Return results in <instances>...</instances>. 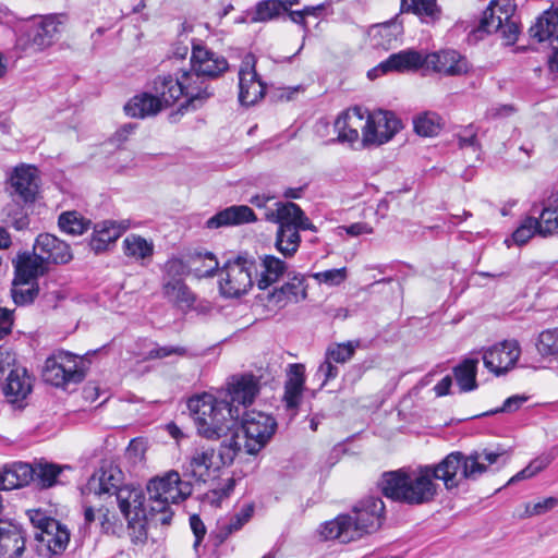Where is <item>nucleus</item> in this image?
Listing matches in <instances>:
<instances>
[{"label": "nucleus", "mask_w": 558, "mask_h": 558, "mask_svg": "<svg viewBox=\"0 0 558 558\" xmlns=\"http://www.w3.org/2000/svg\"><path fill=\"white\" fill-rule=\"evenodd\" d=\"M529 400V397L523 395H514L505 400L500 408L486 412L484 415H493L497 413H513L521 409V407Z\"/></svg>", "instance_id": "59"}, {"label": "nucleus", "mask_w": 558, "mask_h": 558, "mask_svg": "<svg viewBox=\"0 0 558 558\" xmlns=\"http://www.w3.org/2000/svg\"><path fill=\"white\" fill-rule=\"evenodd\" d=\"M162 295L168 302L181 308L191 307L195 301L183 278L162 279Z\"/></svg>", "instance_id": "34"}, {"label": "nucleus", "mask_w": 558, "mask_h": 558, "mask_svg": "<svg viewBox=\"0 0 558 558\" xmlns=\"http://www.w3.org/2000/svg\"><path fill=\"white\" fill-rule=\"evenodd\" d=\"M260 390L259 379L252 374L233 376L228 383V393L225 401L230 408H234L241 412L251 405Z\"/></svg>", "instance_id": "14"}, {"label": "nucleus", "mask_w": 558, "mask_h": 558, "mask_svg": "<svg viewBox=\"0 0 558 558\" xmlns=\"http://www.w3.org/2000/svg\"><path fill=\"white\" fill-rule=\"evenodd\" d=\"M119 472L113 469H100L95 472L86 485L82 487L81 492L84 497H88L90 495H95L98 497L108 496L111 498L114 496L116 501L118 502V494L123 488H132L131 486H120V478L118 476Z\"/></svg>", "instance_id": "17"}, {"label": "nucleus", "mask_w": 558, "mask_h": 558, "mask_svg": "<svg viewBox=\"0 0 558 558\" xmlns=\"http://www.w3.org/2000/svg\"><path fill=\"white\" fill-rule=\"evenodd\" d=\"M509 451L501 447L495 450H474L469 454L454 451L447 454L437 464L402 468L383 474L379 487L387 498L408 506L426 505L435 500L439 485L444 483L447 490L459 488L465 481H476L493 464L505 465Z\"/></svg>", "instance_id": "1"}, {"label": "nucleus", "mask_w": 558, "mask_h": 558, "mask_svg": "<svg viewBox=\"0 0 558 558\" xmlns=\"http://www.w3.org/2000/svg\"><path fill=\"white\" fill-rule=\"evenodd\" d=\"M339 375V367L333 364L332 361L325 356V360L318 366L316 377L322 380V387H324L329 380L335 379Z\"/></svg>", "instance_id": "61"}, {"label": "nucleus", "mask_w": 558, "mask_h": 558, "mask_svg": "<svg viewBox=\"0 0 558 558\" xmlns=\"http://www.w3.org/2000/svg\"><path fill=\"white\" fill-rule=\"evenodd\" d=\"M288 264L274 256L265 255L260 258L259 272L256 276L258 289L266 290L287 272Z\"/></svg>", "instance_id": "33"}, {"label": "nucleus", "mask_w": 558, "mask_h": 558, "mask_svg": "<svg viewBox=\"0 0 558 558\" xmlns=\"http://www.w3.org/2000/svg\"><path fill=\"white\" fill-rule=\"evenodd\" d=\"M313 277L319 283H325L330 287L339 286L347 279L348 270L345 267L328 269V270L316 272L313 275Z\"/></svg>", "instance_id": "56"}, {"label": "nucleus", "mask_w": 558, "mask_h": 558, "mask_svg": "<svg viewBox=\"0 0 558 558\" xmlns=\"http://www.w3.org/2000/svg\"><path fill=\"white\" fill-rule=\"evenodd\" d=\"M306 298L305 279L301 275H294L280 288H276L267 295L268 303L283 307L290 302H300Z\"/></svg>", "instance_id": "23"}, {"label": "nucleus", "mask_w": 558, "mask_h": 558, "mask_svg": "<svg viewBox=\"0 0 558 558\" xmlns=\"http://www.w3.org/2000/svg\"><path fill=\"white\" fill-rule=\"evenodd\" d=\"M301 238L296 227L279 226L276 235V248L284 256H293L300 246Z\"/></svg>", "instance_id": "44"}, {"label": "nucleus", "mask_w": 558, "mask_h": 558, "mask_svg": "<svg viewBox=\"0 0 558 558\" xmlns=\"http://www.w3.org/2000/svg\"><path fill=\"white\" fill-rule=\"evenodd\" d=\"M219 268L216 256L210 253H195L189 260V269L196 278L213 277Z\"/></svg>", "instance_id": "43"}, {"label": "nucleus", "mask_w": 558, "mask_h": 558, "mask_svg": "<svg viewBox=\"0 0 558 558\" xmlns=\"http://www.w3.org/2000/svg\"><path fill=\"white\" fill-rule=\"evenodd\" d=\"M420 68H425V54L413 49L392 53L387 60L379 64V69L384 73L390 71L409 72Z\"/></svg>", "instance_id": "27"}, {"label": "nucleus", "mask_w": 558, "mask_h": 558, "mask_svg": "<svg viewBox=\"0 0 558 558\" xmlns=\"http://www.w3.org/2000/svg\"><path fill=\"white\" fill-rule=\"evenodd\" d=\"M477 363L476 359H465L453 368L454 378L461 391L468 392L477 388Z\"/></svg>", "instance_id": "42"}, {"label": "nucleus", "mask_w": 558, "mask_h": 558, "mask_svg": "<svg viewBox=\"0 0 558 558\" xmlns=\"http://www.w3.org/2000/svg\"><path fill=\"white\" fill-rule=\"evenodd\" d=\"M535 234L538 235L536 220L531 215L524 218L512 233V241L518 245H524Z\"/></svg>", "instance_id": "53"}, {"label": "nucleus", "mask_w": 558, "mask_h": 558, "mask_svg": "<svg viewBox=\"0 0 558 558\" xmlns=\"http://www.w3.org/2000/svg\"><path fill=\"white\" fill-rule=\"evenodd\" d=\"M239 435L232 434L225 439L219 447L218 453L209 447L195 448L186 457L182 472L184 477L193 478L196 482L205 483L225 465H230L241 449Z\"/></svg>", "instance_id": "4"}, {"label": "nucleus", "mask_w": 558, "mask_h": 558, "mask_svg": "<svg viewBox=\"0 0 558 558\" xmlns=\"http://www.w3.org/2000/svg\"><path fill=\"white\" fill-rule=\"evenodd\" d=\"M355 347L351 343H338L328 347L325 356L333 363H345L352 359Z\"/></svg>", "instance_id": "54"}, {"label": "nucleus", "mask_w": 558, "mask_h": 558, "mask_svg": "<svg viewBox=\"0 0 558 558\" xmlns=\"http://www.w3.org/2000/svg\"><path fill=\"white\" fill-rule=\"evenodd\" d=\"M187 408L198 434L207 439H217L226 435L241 416L239 410L230 408L227 401L217 400L210 393L191 397Z\"/></svg>", "instance_id": "2"}, {"label": "nucleus", "mask_w": 558, "mask_h": 558, "mask_svg": "<svg viewBox=\"0 0 558 558\" xmlns=\"http://www.w3.org/2000/svg\"><path fill=\"white\" fill-rule=\"evenodd\" d=\"M163 108L155 96V93H142L136 95L124 106V111L129 117L141 119L155 116Z\"/></svg>", "instance_id": "37"}, {"label": "nucleus", "mask_w": 558, "mask_h": 558, "mask_svg": "<svg viewBox=\"0 0 558 558\" xmlns=\"http://www.w3.org/2000/svg\"><path fill=\"white\" fill-rule=\"evenodd\" d=\"M192 490V484L181 480L180 474L173 470L151 478L147 484L150 518L160 521L161 525H169L173 515L170 504L185 500Z\"/></svg>", "instance_id": "3"}, {"label": "nucleus", "mask_w": 558, "mask_h": 558, "mask_svg": "<svg viewBox=\"0 0 558 558\" xmlns=\"http://www.w3.org/2000/svg\"><path fill=\"white\" fill-rule=\"evenodd\" d=\"M61 32V22L56 15L41 17L29 25L26 37L34 50H44L56 43Z\"/></svg>", "instance_id": "18"}, {"label": "nucleus", "mask_w": 558, "mask_h": 558, "mask_svg": "<svg viewBox=\"0 0 558 558\" xmlns=\"http://www.w3.org/2000/svg\"><path fill=\"white\" fill-rule=\"evenodd\" d=\"M385 504L378 497H368L362 500L350 515L352 532L356 533V539L364 534L377 531L384 521Z\"/></svg>", "instance_id": "11"}, {"label": "nucleus", "mask_w": 558, "mask_h": 558, "mask_svg": "<svg viewBox=\"0 0 558 558\" xmlns=\"http://www.w3.org/2000/svg\"><path fill=\"white\" fill-rule=\"evenodd\" d=\"M145 496L140 488H123L118 494V507L128 521L132 543L144 544L148 537V527L160 524L150 518V508L144 507Z\"/></svg>", "instance_id": "6"}, {"label": "nucleus", "mask_w": 558, "mask_h": 558, "mask_svg": "<svg viewBox=\"0 0 558 558\" xmlns=\"http://www.w3.org/2000/svg\"><path fill=\"white\" fill-rule=\"evenodd\" d=\"M401 12H412L423 21H435L440 10L436 0H401Z\"/></svg>", "instance_id": "46"}, {"label": "nucleus", "mask_w": 558, "mask_h": 558, "mask_svg": "<svg viewBox=\"0 0 558 558\" xmlns=\"http://www.w3.org/2000/svg\"><path fill=\"white\" fill-rule=\"evenodd\" d=\"M32 378L25 367L19 366L12 368L3 386V392L11 402L25 399L32 391Z\"/></svg>", "instance_id": "28"}, {"label": "nucleus", "mask_w": 558, "mask_h": 558, "mask_svg": "<svg viewBox=\"0 0 558 558\" xmlns=\"http://www.w3.org/2000/svg\"><path fill=\"white\" fill-rule=\"evenodd\" d=\"M535 349L544 361L558 363V327L539 332Z\"/></svg>", "instance_id": "41"}, {"label": "nucleus", "mask_w": 558, "mask_h": 558, "mask_svg": "<svg viewBox=\"0 0 558 558\" xmlns=\"http://www.w3.org/2000/svg\"><path fill=\"white\" fill-rule=\"evenodd\" d=\"M24 549L25 538L16 526H0V558H21Z\"/></svg>", "instance_id": "36"}, {"label": "nucleus", "mask_w": 558, "mask_h": 558, "mask_svg": "<svg viewBox=\"0 0 558 558\" xmlns=\"http://www.w3.org/2000/svg\"><path fill=\"white\" fill-rule=\"evenodd\" d=\"M558 505V499L555 497H547L542 501H538L534 505H526L525 514L527 517L539 515L551 509H554Z\"/></svg>", "instance_id": "62"}, {"label": "nucleus", "mask_w": 558, "mask_h": 558, "mask_svg": "<svg viewBox=\"0 0 558 558\" xmlns=\"http://www.w3.org/2000/svg\"><path fill=\"white\" fill-rule=\"evenodd\" d=\"M514 11V0H492L478 26L470 32L469 40L477 41L485 35L500 33L507 45H513L520 34V27L513 19Z\"/></svg>", "instance_id": "5"}, {"label": "nucleus", "mask_w": 558, "mask_h": 558, "mask_svg": "<svg viewBox=\"0 0 558 558\" xmlns=\"http://www.w3.org/2000/svg\"><path fill=\"white\" fill-rule=\"evenodd\" d=\"M367 34L373 46L388 50L398 41L399 36L402 34V25L396 16L387 22L369 26Z\"/></svg>", "instance_id": "30"}, {"label": "nucleus", "mask_w": 558, "mask_h": 558, "mask_svg": "<svg viewBox=\"0 0 558 558\" xmlns=\"http://www.w3.org/2000/svg\"><path fill=\"white\" fill-rule=\"evenodd\" d=\"M192 70L205 77H217L229 68L225 57L202 45H194L191 56Z\"/></svg>", "instance_id": "19"}, {"label": "nucleus", "mask_w": 558, "mask_h": 558, "mask_svg": "<svg viewBox=\"0 0 558 558\" xmlns=\"http://www.w3.org/2000/svg\"><path fill=\"white\" fill-rule=\"evenodd\" d=\"M40 294L39 284L32 283H21L17 278L13 279L11 295L14 303L19 306L28 305L35 301V299Z\"/></svg>", "instance_id": "49"}, {"label": "nucleus", "mask_w": 558, "mask_h": 558, "mask_svg": "<svg viewBox=\"0 0 558 558\" xmlns=\"http://www.w3.org/2000/svg\"><path fill=\"white\" fill-rule=\"evenodd\" d=\"M178 80L183 89V96L186 98L179 108L181 112L183 110L197 109L205 100L213 96V90L209 89L205 76H202L194 70L183 72Z\"/></svg>", "instance_id": "16"}, {"label": "nucleus", "mask_w": 558, "mask_h": 558, "mask_svg": "<svg viewBox=\"0 0 558 558\" xmlns=\"http://www.w3.org/2000/svg\"><path fill=\"white\" fill-rule=\"evenodd\" d=\"M34 251L46 264H66L73 257L70 245L49 233H43L36 238Z\"/></svg>", "instance_id": "20"}, {"label": "nucleus", "mask_w": 558, "mask_h": 558, "mask_svg": "<svg viewBox=\"0 0 558 558\" xmlns=\"http://www.w3.org/2000/svg\"><path fill=\"white\" fill-rule=\"evenodd\" d=\"M34 477L41 488H49L58 483L57 478L62 472V468L54 463L38 462L33 465Z\"/></svg>", "instance_id": "48"}, {"label": "nucleus", "mask_w": 558, "mask_h": 558, "mask_svg": "<svg viewBox=\"0 0 558 558\" xmlns=\"http://www.w3.org/2000/svg\"><path fill=\"white\" fill-rule=\"evenodd\" d=\"M254 512L252 505L244 506L239 512L234 513L228 522L220 523L219 536L221 539L227 538L233 532L239 531L250 521Z\"/></svg>", "instance_id": "50"}, {"label": "nucleus", "mask_w": 558, "mask_h": 558, "mask_svg": "<svg viewBox=\"0 0 558 558\" xmlns=\"http://www.w3.org/2000/svg\"><path fill=\"white\" fill-rule=\"evenodd\" d=\"M250 23H267L278 19L281 15L276 0H260L254 8L247 10Z\"/></svg>", "instance_id": "47"}, {"label": "nucleus", "mask_w": 558, "mask_h": 558, "mask_svg": "<svg viewBox=\"0 0 558 558\" xmlns=\"http://www.w3.org/2000/svg\"><path fill=\"white\" fill-rule=\"evenodd\" d=\"M425 69L446 76H460L469 73L471 64L457 50L446 49L425 54Z\"/></svg>", "instance_id": "13"}, {"label": "nucleus", "mask_w": 558, "mask_h": 558, "mask_svg": "<svg viewBox=\"0 0 558 558\" xmlns=\"http://www.w3.org/2000/svg\"><path fill=\"white\" fill-rule=\"evenodd\" d=\"M414 131L421 136H434L441 128V118L435 112H424L414 120Z\"/></svg>", "instance_id": "51"}, {"label": "nucleus", "mask_w": 558, "mask_h": 558, "mask_svg": "<svg viewBox=\"0 0 558 558\" xmlns=\"http://www.w3.org/2000/svg\"><path fill=\"white\" fill-rule=\"evenodd\" d=\"M365 113L367 110L354 107L336 120L335 129L340 142L355 143L359 140V129L363 131Z\"/></svg>", "instance_id": "24"}, {"label": "nucleus", "mask_w": 558, "mask_h": 558, "mask_svg": "<svg viewBox=\"0 0 558 558\" xmlns=\"http://www.w3.org/2000/svg\"><path fill=\"white\" fill-rule=\"evenodd\" d=\"M530 35L539 43L548 41L553 49H558V9L544 12L531 26Z\"/></svg>", "instance_id": "31"}, {"label": "nucleus", "mask_w": 558, "mask_h": 558, "mask_svg": "<svg viewBox=\"0 0 558 558\" xmlns=\"http://www.w3.org/2000/svg\"><path fill=\"white\" fill-rule=\"evenodd\" d=\"M58 225L62 232L75 236L86 232L90 228L92 221L72 210L62 213L59 216Z\"/></svg>", "instance_id": "45"}, {"label": "nucleus", "mask_w": 558, "mask_h": 558, "mask_svg": "<svg viewBox=\"0 0 558 558\" xmlns=\"http://www.w3.org/2000/svg\"><path fill=\"white\" fill-rule=\"evenodd\" d=\"M303 210L294 203L278 204L275 213L271 214L275 217L276 222L279 226L294 227L298 219L301 217Z\"/></svg>", "instance_id": "52"}, {"label": "nucleus", "mask_w": 558, "mask_h": 558, "mask_svg": "<svg viewBox=\"0 0 558 558\" xmlns=\"http://www.w3.org/2000/svg\"><path fill=\"white\" fill-rule=\"evenodd\" d=\"M305 368L302 364L289 366L288 379L284 385L283 401L289 410H296L301 403L304 384Z\"/></svg>", "instance_id": "29"}, {"label": "nucleus", "mask_w": 558, "mask_h": 558, "mask_svg": "<svg viewBox=\"0 0 558 558\" xmlns=\"http://www.w3.org/2000/svg\"><path fill=\"white\" fill-rule=\"evenodd\" d=\"M80 364L81 361L76 355L59 351L46 360L43 378L54 387L65 388L70 384H78L85 377Z\"/></svg>", "instance_id": "8"}, {"label": "nucleus", "mask_w": 558, "mask_h": 558, "mask_svg": "<svg viewBox=\"0 0 558 558\" xmlns=\"http://www.w3.org/2000/svg\"><path fill=\"white\" fill-rule=\"evenodd\" d=\"M255 66V56L245 54L239 71V101L243 106L255 105L265 95V84L260 81Z\"/></svg>", "instance_id": "12"}, {"label": "nucleus", "mask_w": 558, "mask_h": 558, "mask_svg": "<svg viewBox=\"0 0 558 558\" xmlns=\"http://www.w3.org/2000/svg\"><path fill=\"white\" fill-rule=\"evenodd\" d=\"M39 289L41 298L48 306L56 307L57 302L64 298L59 289V284L54 280H45L43 284L39 286Z\"/></svg>", "instance_id": "58"}, {"label": "nucleus", "mask_w": 558, "mask_h": 558, "mask_svg": "<svg viewBox=\"0 0 558 558\" xmlns=\"http://www.w3.org/2000/svg\"><path fill=\"white\" fill-rule=\"evenodd\" d=\"M154 243L137 234H129L123 240V252L125 256L143 265L146 259H150L154 254Z\"/></svg>", "instance_id": "40"}, {"label": "nucleus", "mask_w": 558, "mask_h": 558, "mask_svg": "<svg viewBox=\"0 0 558 558\" xmlns=\"http://www.w3.org/2000/svg\"><path fill=\"white\" fill-rule=\"evenodd\" d=\"M11 194L23 202H34L39 189L37 169L32 166L16 167L10 177Z\"/></svg>", "instance_id": "21"}, {"label": "nucleus", "mask_w": 558, "mask_h": 558, "mask_svg": "<svg viewBox=\"0 0 558 558\" xmlns=\"http://www.w3.org/2000/svg\"><path fill=\"white\" fill-rule=\"evenodd\" d=\"M363 143L365 145L384 144L390 141L402 128L401 121L391 111L377 110L365 113Z\"/></svg>", "instance_id": "10"}, {"label": "nucleus", "mask_w": 558, "mask_h": 558, "mask_svg": "<svg viewBox=\"0 0 558 558\" xmlns=\"http://www.w3.org/2000/svg\"><path fill=\"white\" fill-rule=\"evenodd\" d=\"M521 353L520 344L517 340H505L483 354V362L487 369L500 375L514 366Z\"/></svg>", "instance_id": "15"}, {"label": "nucleus", "mask_w": 558, "mask_h": 558, "mask_svg": "<svg viewBox=\"0 0 558 558\" xmlns=\"http://www.w3.org/2000/svg\"><path fill=\"white\" fill-rule=\"evenodd\" d=\"M549 462L550 460L548 457H539L533 460L532 462H530L527 466H525L523 470H521L519 473L512 476L509 480L508 484H512L521 480L533 477L542 470H544L549 464Z\"/></svg>", "instance_id": "55"}, {"label": "nucleus", "mask_w": 558, "mask_h": 558, "mask_svg": "<svg viewBox=\"0 0 558 558\" xmlns=\"http://www.w3.org/2000/svg\"><path fill=\"white\" fill-rule=\"evenodd\" d=\"M15 277L21 283H32L47 270V264L37 252L20 253L14 260Z\"/></svg>", "instance_id": "25"}, {"label": "nucleus", "mask_w": 558, "mask_h": 558, "mask_svg": "<svg viewBox=\"0 0 558 558\" xmlns=\"http://www.w3.org/2000/svg\"><path fill=\"white\" fill-rule=\"evenodd\" d=\"M28 517L33 526L37 530L36 532L46 531L49 527V523L56 521V519L48 517L41 510H29Z\"/></svg>", "instance_id": "63"}, {"label": "nucleus", "mask_w": 558, "mask_h": 558, "mask_svg": "<svg viewBox=\"0 0 558 558\" xmlns=\"http://www.w3.org/2000/svg\"><path fill=\"white\" fill-rule=\"evenodd\" d=\"M187 272H190L189 264L180 258H171L165 264L163 279L183 278Z\"/></svg>", "instance_id": "60"}, {"label": "nucleus", "mask_w": 558, "mask_h": 558, "mask_svg": "<svg viewBox=\"0 0 558 558\" xmlns=\"http://www.w3.org/2000/svg\"><path fill=\"white\" fill-rule=\"evenodd\" d=\"M190 526L195 536L193 547L195 550H197L198 546L201 545V543L206 534V527H205L204 522L201 520V518L197 514H192L190 517Z\"/></svg>", "instance_id": "64"}, {"label": "nucleus", "mask_w": 558, "mask_h": 558, "mask_svg": "<svg viewBox=\"0 0 558 558\" xmlns=\"http://www.w3.org/2000/svg\"><path fill=\"white\" fill-rule=\"evenodd\" d=\"M255 220V214L248 206H230L210 217L206 221V227L209 229H218L221 227L236 226Z\"/></svg>", "instance_id": "26"}, {"label": "nucleus", "mask_w": 558, "mask_h": 558, "mask_svg": "<svg viewBox=\"0 0 558 558\" xmlns=\"http://www.w3.org/2000/svg\"><path fill=\"white\" fill-rule=\"evenodd\" d=\"M153 90L162 108L173 105L183 96V89L178 77L159 75L153 81Z\"/></svg>", "instance_id": "35"}, {"label": "nucleus", "mask_w": 558, "mask_h": 558, "mask_svg": "<svg viewBox=\"0 0 558 558\" xmlns=\"http://www.w3.org/2000/svg\"><path fill=\"white\" fill-rule=\"evenodd\" d=\"M350 515H338L335 520L324 523L319 530L324 539H339L340 543H350L356 539V533L352 532Z\"/></svg>", "instance_id": "39"}, {"label": "nucleus", "mask_w": 558, "mask_h": 558, "mask_svg": "<svg viewBox=\"0 0 558 558\" xmlns=\"http://www.w3.org/2000/svg\"><path fill=\"white\" fill-rule=\"evenodd\" d=\"M171 355H178V356H191L189 350L185 347L181 345H163V347H156L148 351L146 360H157V359H165L169 357Z\"/></svg>", "instance_id": "57"}, {"label": "nucleus", "mask_w": 558, "mask_h": 558, "mask_svg": "<svg viewBox=\"0 0 558 558\" xmlns=\"http://www.w3.org/2000/svg\"><path fill=\"white\" fill-rule=\"evenodd\" d=\"M129 228L130 222L128 220L119 222L107 220L97 223L89 241L90 248L96 254L107 251L108 247L113 244Z\"/></svg>", "instance_id": "22"}, {"label": "nucleus", "mask_w": 558, "mask_h": 558, "mask_svg": "<svg viewBox=\"0 0 558 558\" xmlns=\"http://www.w3.org/2000/svg\"><path fill=\"white\" fill-rule=\"evenodd\" d=\"M530 213L536 220L539 236L547 238L558 233V207L534 204Z\"/></svg>", "instance_id": "38"}, {"label": "nucleus", "mask_w": 558, "mask_h": 558, "mask_svg": "<svg viewBox=\"0 0 558 558\" xmlns=\"http://www.w3.org/2000/svg\"><path fill=\"white\" fill-rule=\"evenodd\" d=\"M240 418L245 436L244 448L247 453L256 454L274 436L277 422L272 416L258 411H245Z\"/></svg>", "instance_id": "9"}, {"label": "nucleus", "mask_w": 558, "mask_h": 558, "mask_svg": "<svg viewBox=\"0 0 558 558\" xmlns=\"http://www.w3.org/2000/svg\"><path fill=\"white\" fill-rule=\"evenodd\" d=\"M35 539L44 544L47 549L59 555L63 553L70 542V532L59 521L50 522L46 531L35 532Z\"/></svg>", "instance_id": "32"}, {"label": "nucleus", "mask_w": 558, "mask_h": 558, "mask_svg": "<svg viewBox=\"0 0 558 558\" xmlns=\"http://www.w3.org/2000/svg\"><path fill=\"white\" fill-rule=\"evenodd\" d=\"M257 271L254 260L241 256L229 260L219 272L220 294L227 299L246 294L253 286V274Z\"/></svg>", "instance_id": "7"}]
</instances>
